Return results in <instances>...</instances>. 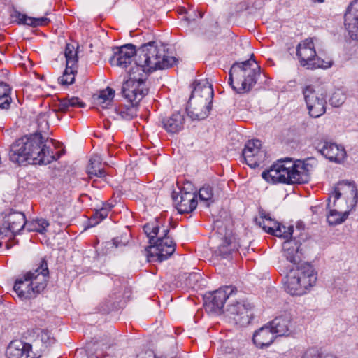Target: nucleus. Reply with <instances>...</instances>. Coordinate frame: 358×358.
Returning a JSON list of instances; mask_svg holds the SVG:
<instances>
[{"label": "nucleus", "mask_w": 358, "mask_h": 358, "mask_svg": "<svg viewBox=\"0 0 358 358\" xmlns=\"http://www.w3.org/2000/svg\"><path fill=\"white\" fill-rule=\"evenodd\" d=\"M136 358H161L157 357L152 350H148L141 352L136 357Z\"/></svg>", "instance_id": "46"}, {"label": "nucleus", "mask_w": 358, "mask_h": 358, "mask_svg": "<svg viewBox=\"0 0 358 358\" xmlns=\"http://www.w3.org/2000/svg\"><path fill=\"white\" fill-rule=\"evenodd\" d=\"M138 104H132L131 107L115 108V111L122 119L129 120L137 116Z\"/></svg>", "instance_id": "37"}, {"label": "nucleus", "mask_w": 358, "mask_h": 358, "mask_svg": "<svg viewBox=\"0 0 358 358\" xmlns=\"http://www.w3.org/2000/svg\"><path fill=\"white\" fill-rule=\"evenodd\" d=\"M169 230L163 229L160 234L150 247L146 249L147 257L149 262L155 260L162 262L168 259L176 250V243L168 235Z\"/></svg>", "instance_id": "9"}, {"label": "nucleus", "mask_w": 358, "mask_h": 358, "mask_svg": "<svg viewBox=\"0 0 358 358\" xmlns=\"http://www.w3.org/2000/svg\"><path fill=\"white\" fill-rule=\"evenodd\" d=\"M203 15L201 13L199 14V17L201 18Z\"/></svg>", "instance_id": "51"}, {"label": "nucleus", "mask_w": 358, "mask_h": 358, "mask_svg": "<svg viewBox=\"0 0 358 358\" xmlns=\"http://www.w3.org/2000/svg\"><path fill=\"white\" fill-rule=\"evenodd\" d=\"M176 207L180 214L189 213L197 206L196 194L188 192H181L175 199Z\"/></svg>", "instance_id": "21"}, {"label": "nucleus", "mask_w": 358, "mask_h": 358, "mask_svg": "<svg viewBox=\"0 0 358 358\" xmlns=\"http://www.w3.org/2000/svg\"><path fill=\"white\" fill-rule=\"evenodd\" d=\"M317 272L313 266L303 263L292 268L284 280L285 290L292 296H303L316 285Z\"/></svg>", "instance_id": "5"}, {"label": "nucleus", "mask_w": 358, "mask_h": 358, "mask_svg": "<svg viewBox=\"0 0 358 358\" xmlns=\"http://www.w3.org/2000/svg\"><path fill=\"white\" fill-rule=\"evenodd\" d=\"M226 315L236 324L242 325L249 322L248 309L241 302L228 305L226 309Z\"/></svg>", "instance_id": "22"}, {"label": "nucleus", "mask_w": 358, "mask_h": 358, "mask_svg": "<svg viewBox=\"0 0 358 358\" xmlns=\"http://www.w3.org/2000/svg\"><path fill=\"white\" fill-rule=\"evenodd\" d=\"M13 16L15 17V20L19 24H26L34 27L46 25L50 22V20L47 17H31L18 11H15Z\"/></svg>", "instance_id": "28"}, {"label": "nucleus", "mask_w": 358, "mask_h": 358, "mask_svg": "<svg viewBox=\"0 0 358 358\" xmlns=\"http://www.w3.org/2000/svg\"><path fill=\"white\" fill-rule=\"evenodd\" d=\"M54 342V338H51L47 331H42L39 335V338L36 340L34 343V345L36 348L39 343H41V347L40 348V352L45 350L51 343Z\"/></svg>", "instance_id": "41"}, {"label": "nucleus", "mask_w": 358, "mask_h": 358, "mask_svg": "<svg viewBox=\"0 0 358 358\" xmlns=\"http://www.w3.org/2000/svg\"><path fill=\"white\" fill-rule=\"evenodd\" d=\"M176 62L174 57L166 52V47L156 41L142 45L138 50L134 66L137 71L152 72L173 66Z\"/></svg>", "instance_id": "3"}, {"label": "nucleus", "mask_w": 358, "mask_h": 358, "mask_svg": "<svg viewBox=\"0 0 358 358\" xmlns=\"http://www.w3.org/2000/svg\"><path fill=\"white\" fill-rule=\"evenodd\" d=\"M48 280V262L42 258L35 268L16 280L13 289L21 299H31L44 290Z\"/></svg>", "instance_id": "4"}, {"label": "nucleus", "mask_w": 358, "mask_h": 358, "mask_svg": "<svg viewBox=\"0 0 358 358\" xmlns=\"http://www.w3.org/2000/svg\"><path fill=\"white\" fill-rule=\"evenodd\" d=\"M212 108V103L190 96L187 113L192 120H200L206 118Z\"/></svg>", "instance_id": "15"}, {"label": "nucleus", "mask_w": 358, "mask_h": 358, "mask_svg": "<svg viewBox=\"0 0 358 358\" xmlns=\"http://www.w3.org/2000/svg\"><path fill=\"white\" fill-rule=\"evenodd\" d=\"M236 292V288L232 286H226L213 292L209 303L211 310L215 312L220 311L227 300H231Z\"/></svg>", "instance_id": "20"}, {"label": "nucleus", "mask_w": 358, "mask_h": 358, "mask_svg": "<svg viewBox=\"0 0 358 358\" xmlns=\"http://www.w3.org/2000/svg\"><path fill=\"white\" fill-rule=\"evenodd\" d=\"M186 20H187V21H189V20H190V16L187 17Z\"/></svg>", "instance_id": "50"}, {"label": "nucleus", "mask_w": 358, "mask_h": 358, "mask_svg": "<svg viewBox=\"0 0 358 358\" xmlns=\"http://www.w3.org/2000/svg\"><path fill=\"white\" fill-rule=\"evenodd\" d=\"M213 196V188L209 185L203 186L199 189V197L201 201L206 203V206H209V201H212Z\"/></svg>", "instance_id": "43"}, {"label": "nucleus", "mask_w": 358, "mask_h": 358, "mask_svg": "<svg viewBox=\"0 0 358 358\" xmlns=\"http://www.w3.org/2000/svg\"><path fill=\"white\" fill-rule=\"evenodd\" d=\"M302 93L311 117H319L325 113L327 101L323 93L317 92L310 85L305 86Z\"/></svg>", "instance_id": "10"}, {"label": "nucleus", "mask_w": 358, "mask_h": 358, "mask_svg": "<svg viewBox=\"0 0 358 358\" xmlns=\"http://www.w3.org/2000/svg\"><path fill=\"white\" fill-rule=\"evenodd\" d=\"M298 242L299 241H296V248L291 245L292 240H287L283 244V256L291 263L296 264L300 259L298 255L299 250V245H297Z\"/></svg>", "instance_id": "29"}, {"label": "nucleus", "mask_w": 358, "mask_h": 358, "mask_svg": "<svg viewBox=\"0 0 358 358\" xmlns=\"http://www.w3.org/2000/svg\"><path fill=\"white\" fill-rule=\"evenodd\" d=\"M27 224L25 215L20 212L11 211L3 217L2 227L0 228L10 238L19 232Z\"/></svg>", "instance_id": "13"}, {"label": "nucleus", "mask_w": 358, "mask_h": 358, "mask_svg": "<svg viewBox=\"0 0 358 358\" xmlns=\"http://www.w3.org/2000/svg\"><path fill=\"white\" fill-rule=\"evenodd\" d=\"M137 53L138 51H136L135 45L132 44L117 47L114 49V53L110 59V63L112 66L126 69L131 64L133 57L135 55H137Z\"/></svg>", "instance_id": "14"}, {"label": "nucleus", "mask_w": 358, "mask_h": 358, "mask_svg": "<svg viewBox=\"0 0 358 358\" xmlns=\"http://www.w3.org/2000/svg\"><path fill=\"white\" fill-rule=\"evenodd\" d=\"M268 324L277 337L289 336L295 331L292 315L288 313L275 317Z\"/></svg>", "instance_id": "17"}, {"label": "nucleus", "mask_w": 358, "mask_h": 358, "mask_svg": "<svg viewBox=\"0 0 358 358\" xmlns=\"http://www.w3.org/2000/svg\"><path fill=\"white\" fill-rule=\"evenodd\" d=\"M134 66L129 71V78L122 87V93L131 104H138L148 93L146 78Z\"/></svg>", "instance_id": "7"}, {"label": "nucleus", "mask_w": 358, "mask_h": 358, "mask_svg": "<svg viewBox=\"0 0 358 358\" xmlns=\"http://www.w3.org/2000/svg\"><path fill=\"white\" fill-rule=\"evenodd\" d=\"M201 279V275L198 273H192L186 279V285L192 289L198 287V283Z\"/></svg>", "instance_id": "45"}, {"label": "nucleus", "mask_w": 358, "mask_h": 358, "mask_svg": "<svg viewBox=\"0 0 358 358\" xmlns=\"http://www.w3.org/2000/svg\"><path fill=\"white\" fill-rule=\"evenodd\" d=\"M64 55L66 57V65L77 67V53L74 51V47L72 45L67 44L65 48Z\"/></svg>", "instance_id": "40"}, {"label": "nucleus", "mask_w": 358, "mask_h": 358, "mask_svg": "<svg viewBox=\"0 0 358 358\" xmlns=\"http://www.w3.org/2000/svg\"><path fill=\"white\" fill-rule=\"evenodd\" d=\"M110 209V206L109 205L104 204L101 208L96 210L94 213L91 216V217L89 220L90 227H95L103 220H104L108 216Z\"/></svg>", "instance_id": "33"}, {"label": "nucleus", "mask_w": 358, "mask_h": 358, "mask_svg": "<svg viewBox=\"0 0 358 358\" xmlns=\"http://www.w3.org/2000/svg\"><path fill=\"white\" fill-rule=\"evenodd\" d=\"M185 115L180 112H176L162 121L163 127L169 133L177 134L182 131L185 125Z\"/></svg>", "instance_id": "25"}, {"label": "nucleus", "mask_w": 358, "mask_h": 358, "mask_svg": "<svg viewBox=\"0 0 358 358\" xmlns=\"http://www.w3.org/2000/svg\"><path fill=\"white\" fill-rule=\"evenodd\" d=\"M316 162L313 159L293 161L290 158L278 160L268 170L262 172V178L271 183L303 184L310 179V172Z\"/></svg>", "instance_id": "2"}, {"label": "nucleus", "mask_w": 358, "mask_h": 358, "mask_svg": "<svg viewBox=\"0 0 358 358\" xmlns=\"http://www.w3.org/2000/svg\"><path fill=\"white\" fill-rule=\"evenodd\" d=\"M302 358H336L333 355H323L320 353L317 350L312 348L308 350L304 355H303Z\"/></svg>", "instance_id": "44"}, {"label": "nucleus", "mask_w": 358, "mask_h": 358, "mask_svg": "<svg viewBox=\"0 0 358 358\" xmlns=\"http://www.w3.org/2000/svg\"><path fill=\"white\" fill-rule=\"evenodd\" d=\"M344 25L350 38L358 40V0L352 1L344 15Z\"/></svg>", "instance_id": "19"}, {"label": "nucleus", "mask_w": 358, "mask_h": 358, "mask_svg": "<svg viewBox=\"0 0 358 358\" xmlns=\"http://www.w3.org/2000/svg\"><path fill=\"white\" fill-rule=\"evenodd\" d=\"M101 157L99 155H94L90 159V164L87 166V173L90 176L104 177L105 171L101 167Z\"/></svg>", "instance_id": "30"}, {"label": "nucleus", "mask_w": 358, "mask_h": 358, "mask_svg": "<svg viewBox=\"0 0 358 358\" xmlns=\"http://www.w3.org/2000/svg\"><path fill=\"white\" fill-rule=\"evenodd\" d=\"M143 230L149 238L150 244H152V242L160 235L159 227L156 222L145 224L143 227Z\"/></svg>", "instance_id": "39"}, {"label": "nucleus", "mask_w": 358, "mask_h": 358, "mask_svg": "<svg viewBox=\"0 0 358 358\" xmlns=\"http://www.w3.org/2000/svg\"><path fill=\"white\" fill-rule=\"evenodd\" d=\"M85 103L82 102L78 97L72 96L71 98L59 99L58 102L55 103L53 111L66 113L70 108H84Z\"/></svg>", "instance_id": "27"}, {"label": "nucleus", "mask_w": 358, "mask_h": 358, "mask_svg": "<svg viewBox=\"0 0 358 358\" xmlns=\"http://www.w3.org/2000/svg\"><path fill=\"white\" fill-rule=\"evenodd\" d=\"M346 99L345 92L341 89H337L331 95L329 102L334 107L341 106Z\"/></svg>", "instance_id": "42"}, {"label": "nucleus", "mask_w": 358, "mask_h": 358, "mask_svg": "<svg viewBox=\"0 0 358 358\" xmlns=\"http://www.w3.org/2000/svg\"><path fill=\"white\" fill-rule=\"evenodd\" d=\"M76 73L77 67L66 66L63 75L58 78L59 84L66 86L71 85L75 80Z\"/></svg>", "instance_id": "36"}, {"label": "nucleus", "mask_w": 358, "mask_h": 358, "mask_svg": "<svg viewBox=\"0 0 358 358\" xmlns=\"http://www.w3.org/2000/svg\"><path fill=\"white\" fill-rule=\"evenodd\" d=\"M334 203L341 196V195H343L346 199L351 197L353 199L352 201L354 203H357V189L354 182H349L347 180L339 182L334 188Z\"/></svg>", "instance_id": "23"}, {"label": "nucleus", "mask_w": 358, "mask_h": 358, "mask_svg": "<svg viewBox=\"0 0 358 358\" xmlns=\"http://www.w3.org/2000/svg\"><path fill=\"white\" fill-rule=\"evenodd\" d=\"M318 151L327 159L336 163H341L346 157L343 146L336 143L324 141L317 145Z\"/></svg>", "instance_id": "18"}, {"label": "nucleus", "mask_w": 358, "mask_h": 358, "mask_svg": "<svg viewBox=\"0 0 358 358\" xmlns=\"http://www.w3.org/2000/svg\"><path fill=\"white\" fill-rule=\"evenodd\" d=\"M54 141L44 138L39 132L24 136L10 146V159L18 164L28 162L34 164H48L58 159L61 154L55 152Z\"/></svg>", "instance_id": "1"}, {"label": "nucleus", "mask_w": 358, "mask_h": 358, "mask_svg": "<svg viewBox=\"0 0 358 358\" xmlns=\"http://www.w3.org/2000/svg\"><path fill=\"white\" fill-rule=\"evenodd\" d=\"M236 248V243H232L230 239L225 238L222 244H220L217 250H216V253L222 257L223 258H228L231 252L234 251Z\"/></svg>", "instance_id": "35"}, {"label": "nucleus", "mask_w": 358, "mask_h": 358, "mask_svg": "<svg viewBox=\"0 0 358 358\" xmlns=\"http://www.w3.org/2000/svg\"><path fill=\"white\" fill-rule=\"evenodd\" d=\"M27 229L30 231H36L44 234L49 226L48 222L43 218L36 219L29 223H27Z\"/></svg>", "instance_id": "38"}, {"label": "nucleus", "mask_w": 358, "mask_h": 358, "mask_svg": "<svg viewBox=\"0 0 358 358\" xmlns=\"http://www.w3.org/2000/svg\"><path fill=\"white\" fill-rule=\"evenodd\" d=\"M348 215V212L341 213L336 210L331 209L327 215V222L331 226L340 224L347 219Z\"/></svg>", "instance_id": "34"}, {"label": "nucleus", "mask_w": 358, "mask_h": 358, "mask_svg": "<svg viewBox=\"0 0 358 358\" xmlns=\"http://www.w3.org/2000/svg\"><path fill=\"white\" fill-rule=\"evenodd\" d=\"M334 197V192L332 193V195H331V197Z\"/></svg>", "instance_id": "54"}, {"label": "nucleus", "mask_w": 358, "mask_h": 358, "mask_svg": "<svg viewBox=\"0 0 358 358\" xmlns=\"http://www.w3.org/2000/svg\"><path fill=\"white\" fill-rule=\"evenodd\" d=\"M242 155L246 164L251 168L259 166L266 158V152L262 149V143L259 140L248 141Z\"/></svg>", "instance_id": "11"}, {"label": "nucleus", "mask_w": 358, "mask_h": 358, "mask_svg": "<svg viewBox=\"0 0 358 358\" xmlns=\"http://www.w3.org/2000/svg\"><path fill=\"white\" fill-rule=\"evenodd\" d=\"M276 337L271 326L267 323L254 333L252 341L257 346L263 348L270 345Z\"/></svg>", "instance_id": "24"}, {"label": "nucleus", "mask_w": 358, "mask_h": 358, "mask_svg": "<svg viewBox=\"0 0 358 358\" xmlns=\"http://www.w3.org/2000/svg\"><path fill=\"white\" fill-rule=\"evenodd\" d=\"M194 85L195 86L191 96L212 103L213 99V89L211 84H210L207 80H203L198 83L196 81Z\"/></svg>", "instance_id": "26"}, {"label": "nucleus", "mask_w": 358, "mask_h": 358, "mask_svg": "<svg viewBox=\"0 0 358 358\" xmlns=\"http://www.w3.org/2000/svg\"><path fill=\"white\" fill-rule=\"evenodd\" d=\"M314 3H323L324 0H311Z\"/></svg>", "instance_id": "48"}, {"label": "nucleus", "mask_w": 358, "mask_h": 358, "mask_svg": "<svg viewBox=\"0 0 358 358\" xmlns=\"http://www.w3.org/2000/svg\"><path fill=\"white\" fill-rule=\"evenodd\" d=\"M260 68L255 60L234 63L229 73V84L237 93L249 92L257 83Z\"/></svg>", "instance_id": "6"}, {"label": "nucleus", "mask_w": 358, "mask_h": 358, "mask_svg": "<svg viewBox=\"0 0 358 358\" xmlns=\"http://www.w3.org/2000/svg\"><path fill=\"white\" fill-rule=\"evenodd\" d=\"M6 247L7 249H9L10 248V244L7 242L6 244Z\"/></svg>", "instance_id": "49"}, {"label": "nucleus", "mask_w": 358, "mask_h": 358, "mask_svg": "<svg viewBox=\"0 0 358 358\" xmlns=\"http://www.w3.org/2000/svg\"><path fill=\"white\" fill-rule=\"evenodd\" d=\"M11 88L10 86L3 83H0V108L7 109L9 108L11 97L10 96Z\"/></svg>", "instance_id": "32"}, {"label": "nucleus", "mask_w": 358, "mask_h": 358, "mask_svg": "<svg viewBox=\"0 0 358 358\" xmlns=\"http://www.w3.org/2000/svg\"><path fill=\"white\" fill-rule=\"evenodd\" d=\"M43 120L45 122V126H47L48 125V122L45 121V120Z\"/></svg>", "instance_id": "52"}, {"label": "nucleus", "mask_w": 358, "mask_h": 358, "mask_svg": "<svg viewBox=\"0 0 358 358\" xmlns=\"http://www.w3.org/2000/svg\"><path fill=\"white\" fill-rule=\"evenodd\" d=\"M261 218H262L263 220L259 222V224L267 233L276 236H283L285 238L292 239L293 238L294 241L296 240V237H293L294 233L293 226H289L287 228V231H286L285 226L281 225L278 222L271 219L269 215H262Z\"/></svg>", "instance_id": "16"}, {"label": "nucleus", "mask_w": 358, "mask_h": 358, "mask_svg": "<svg viewBox=\"0 0 358 358\" xmlns=\"http://www.w3.org/2000/svg\"><path fill=\"white\" fill-rule=\"evenodd\" d=\"M296 56L300 64L307 69H327L332 66L331 61H324L320 58L315 48L313 38H306L299 43L296 47Z\"/></svg>", "instance_id": "8"}, {"label": "nucleus", "mask_w": 358, "mask_h": 358, "mask_svg": "<svg viewBox=\"0 0 358 358\" xmlns=\"http://www.w3.org/2000/svg\"><path fill=\"white\" fill-rule=\"evenodd\" d=\"M112 241H113V244L116 248L126 245V243L120 241L118 237L113 238Z\"/></svg>", "instance_id": "47"}, {"label": "nucleus", "mask_w": 358, "mask_h": 358, "mask_svg": "<svg viewBox=\"0 0 358 358\" xmlns=\"http://www.w3.org/2000/svg\"><path fill=\"white\" fill-rule=\"evenodd\" d=\"M41 119H43V117H40L38 118V121H40Z\"/></svg>", "instance_id": "53"}, {"label": "nucleus", "mask_w": 358, "mask_h": 358, "mask_svg": "<svg viewBox=\"0 0 358 358\" xmlns=\"http://www.w3.org/2000/svg\"><path fill=\"white\" fill-rule=\"evenodd\" d=\"M7 358H38L41 354L38 351H33V345L20 340L12 341L6 350Z\"/></svg>", "instance_id": "12"}, {"label": "nucleus", "mask_w": 358, "mask_h": 358, "mask_svg": "<svg viewBox=\"0 0 358 358\" xmlns=\"http://www.w3.org/2000/svg\"><path fill=\"white\" fill-rule=\"evenodd\" d=\"M115 96V90L110 87L100 92L97 97V103L103 108H107L112 103Z\"/></svg>", "instance_id": "31"}]
</instances>
